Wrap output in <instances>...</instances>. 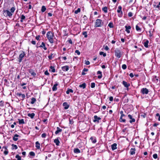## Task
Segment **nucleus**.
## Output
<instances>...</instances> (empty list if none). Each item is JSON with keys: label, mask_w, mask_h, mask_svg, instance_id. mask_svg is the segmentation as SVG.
I'll list each match as a JSON object with an SVG mask.
<instances>
[{"label": "nucleus", "mask_w": 160, "mask_h": 160, "mask_svg": "<svg viewBox=\"0 0 160 160\" xmlns=\"http://www.w3.org/2000/svg\"><path fill=\"white\" fill-rule=\"evenodd\" d=\"M47 37L49 42L51 43L54 42V38L55 37L54 33L51 31H49L47 33Z\"/></svg>", "instance_id": "nucleus-1"}, {"label": "nucleus", "mask_w": 160, "mask_h": 160, "mask_svg": "<svg viewBox=\"0 0 160 160\" xmlns=\"http://www.w3.org/2000/svg\"><path fill=\"white\" fill-rule=\"evenodd\" d=\"M103 22L100 19H97L95 22V26L96 27H101L103 25Z\"/></svg>", "instance_id": "nucleus-2"}, {"label": "nucleus", "mask_w": 160, "mask_h": 160, "mask_svg": "<svg viewBox=\"0 0 160 160\" xmlns=\"http://www.w3.org/2000/svg\"><path fill=\"white\" fill-rule=\"evenodd\" d=\"M115 55L118 58H120L122 55L121 51L118 49H116L115 51Z\"/></svg>", "instance_id": "nucleus-3"}, {"label": "nucleus", "mask_w": 160, "mask_h": 160, "mask_svg": "<svg viewBox=\"0 0 160 160\" xmlns=\"http://www.w3.org/2000/svg\"><path fill=\"white\" fill-rule=\"evenodd\" d=\"M25 54L23 51H21L20 52V54L19 55L18 58V62H22L23 58L25 56Z\"/></svg>", "instance_id": "nucleus-4"}, {"label": "nucleus", "mask_w": 160, "mask_h": 160, "mask_svg": "<svg viewBox=\"0 0 160 160\" xmlns=\"http://www.w3.org/2000/svg\"><path fill=\"white\" fill-rule=\"evenodd\" d=\"M3 14L5 17L8 16L10 17L12 15V13H11L9 10H6L3 11Z\"/></svg>", "instance_id": "nucleus-5"}, {"label": "nucleus", "mask_w": 160, "mask_h": 160, "mask_svg": "<svg viewBox=\"0 0 160 160\" xmlns=\"http://www.w3.org/2000/svg\"><path fill=\"white\" fill-rule=\"evenodd\" d=\"M122 7L121 6L118 7L117 12L118 13V16L119 17H121L122 16L123 13L122 11Z\"/></svg>", "instance_id": "nucleus-6"}, {"label": "nucleus", "mask_w": 160, "mask_h": 160, "mask_svg": "<svg viewBox=\"0 0 160 160\" xmlns=\"http://www.w3.org/2000/svg\"><path fill=\"white\" fill-rule=\"evenodd\" d=\"M148 89L146 88H143L141 90V92L143 94H148Z\"/></svg>", "instance_id": "nucleus-7"}, {"label": "nucleus", "mask_w": 160, "mask_h": 160, "mask_svg": "<svg viewBox=\"0 0 160 160\" xmlns=\"http://www.w3.org/2000/svg\"><path fill=\"white\" fill-rule=\"evenodd\" d=\"M94 119L93 120L94 122H99V120L101 119V118L100 117H98L97 116L95 115L94 117Z\"/></svg>", "instance_id": "nucleus-8"}, {"label": "nucleus", "mask_w": 160, "mask_h": 160, "mask_svg": "<svg viewBox=\"0 0 160 160\" xmlns=\"http://www.w3.org/2000/svg\"><path fill=\"white\" fill-rule=\"evenodd\" d=\"M128 117L130 119H131V120L129 121V122L130 123H132V122H135V119L134 118H132V116L130 114L128 115Z\"/></svg>", "instance_id": "nucleus-9"}, {"label": "nucleus", "mask_w": 160, "mask_h": 160, "mask_svg": "<svg viewBox=\"0 0 160 160\" xmlns=\"http://www.w3.org/2000/svg\"><path fill=\"white\" fill-rule=\"evenodd\" d=\"M62 106L65 109H67L69 107V105L67 102H64L62 103Z\"/></svg>", "instance_id": "nucleus-10"}, {"label": "nucleus", "mask_w": 160, "mask_h": 160, "mask_svg": "<svg viewBox=\"0 0 160 160\" xmlns=\"http://www.w3.org/2000/svg\"><path fill=\"white\" fill-rule=\"evenodd\" d=\"M122 84L125 87L127 88H128L130 86L129 83H128L124 81L122 82Z\"/></svg>", "instance_id": "nucleus-11"}, {"label": "nucleus", "mask_w": 160, "mask_h": 160, "mask_svg": "<svg viewBox=\"0 0 160 160\" xmlns=\"http://www.w3.org/2000/svg\"><path fill=\"white\" fill-rule=\"evenodd\" d=\"M125 28L126 29L125 31L127 33H129L130 32V30L131 28V27L130 26H126L125 27Z\"/></svg>", "instance_id": "nucleus-12"}, {"label": "nucleus", "mask_w": 160, "mask_h": 160, "mask_svg": "<svg viewBox=\"0 0 160 160\" xmlns=\"http://www.w3.org/2000/svg\"><path fill=\"white\" fill-rule=\"evenodd\" d=\"M90 139L93 143H95L97 142L96 138L95 137H91Z\"/></svg>", "instance_id": "nucleus-13"}, {"label": "nucleus", "mask_w": 160, "mask_h": 160, "mask_svg": "<svg viewBox=\"0 0 160 160\" xmlns=\"http://www.w3.org/2000/svg\"><path fill=\"white\" fill-rule=\"evenodd\" d=\"M62 69L63 71H67L69 70V67L68 66H65L62 67Z\"/></svg>", "instance_id": "nucleus-14"}, {"label": "nucleus", "mask_w": 160, "mask_h": 160, "mask_svg": "<svg viewBox=\"0 0 160 160\" xmlns=\"http://www.w3.org/2000/svg\"><path fill=\"white\" fill-rule=\"evenodd\" d=\"M117 144L116 143H114L111 145V148L112 150L117 149Z\"/></svg>", "instance_id": "nucleus-15"}, {"label": "nucleus", "mask_w": 160, "mask_h": 160, "mask_svg": "<svg viewBox=\"0 0 160 160\" xmlns=\"http://www.w3.org/2000/svg\"><path fill=\"white\" fill-rule=\"evenodd\" d=\"M57 130L55 132V134H58L59 132H61L62 131V130L61 129H60L58 127L57 128Z\"/></svg>", "instance_id": "nucleus-16"}, {"label": "nucleus", "mask_w": 160, "mask_h": 160, "mask_svg": "<svg viewBox=\"0 0 160 160\" xmlns=\"http://www.w3.org/2000/svg\"><path fill=\"white\" fill-rule=\"evenodd\" d=\"M35 153L33 152H31L29 153V155L31 158H32L35 156Z\"/></svg>", "instance_id": "nucleus-17"}, {"label": "nucleus", "mask_w": 160, "mask_h": 160, "mask_svg": "<svg viewBox=\"0 0 160 160\" xmlns=\"http://www.w3.org/2000/svg\"><path fill=\"white\" fill-rule=\"evenodd\" d=\"M19 136L17 134H15L14 137L13 138V140L14 141H17L18 140V137Z\"/></svg>", "instance_id": "nucleus-18"}, {"label": "nucleus", "mask_w": 160, "mask_h": 160, "mask_svg": "<svg viewBox=\"0 0 160 160\" xmlns=\"http://www.w3.org/2000/svg\"><path fill=\"white\" fill-rule=\"evenodd\" d=\"M97 74H100V75L98 76V78L99 79H100L102 77V72L100 71H98L97 72Z\"/></svg>", "instance_id": "nucleus-19"}, {"label": "nucleus", "mask_w": 160, "mask_h": 160, "mask_svg": "<svg viewBox=\"0 0 160 160\" xmlns=\"http://www.w3.org/2000/svg\"><path fill=\"white\" fill-rule=\"evenodd\" d=\"M58 85V84L57 83H55L54 85V86H53V87L52 88V90L53 91H55L57 90V87Z\"/></svg>", "instance_id": "nucleus-20"}, {"label": "nucleus", "mask_w": 160, "mask_h": 160, "mask_svg": "<svg viewBox=\"0 0 160 160\" xmlns=\"http://www.w3.org/2000/svg\"><path fill=\"white\" fill-rule=\"evenodd\" d=\"M35 115V114L34 113H28V116L30 117L32 119L33 118Z\"/></svg>", "instance_id": "nucleus-21"}, {"label": "nucleus", "mask_w": 160, "mask_h": 160, "mask_svg": "<svg viewBox=\"0 0 160 160\" xmlns=\"http://www.w3.org/2000/svg\"><path fill=\"white\" fill-rule=\"evenodd\" d=\"M54 142L57 146L60 143V142L58 138L55 139L54 140Z\"/></svg>", "instance_id": "nucleus-22"}, {"label": "nucleus", "mask_w": 160, "mask_h": 160, "mask_svg": "<svg viewBox=\"0 0 160 160\" xmlns=\"http://www.w3.org/2000/svg\"><path fill=\"white\" fill-rule=\"evenodd\" d=\"M40 47L41 48H43L45 50H46L47 49V48L45 47V44L43 42H42V43L41 45L40 46Z\"/></svg>", "instance_id": "nucleus-23"}, {"label": "nucleus", "mask_w": 160, "mask_h": 160, "mask_svg": "<svg viewBox=\"0 0 160 160\" xmlns=\"http://www.w3.org/2000/svg\"><path fill=\"white\" fill-rule=\"evenodd\" d=\"M80 151H73V152L72 153L73 155L75 157H77L76 154L80 153Z\"/></svg>", "instance_id": "nucleus-24"}, {"label": "nucleus", "mask_w": 160, "mask_h": 160, "mask_svg": "<svg viewBox=\"0 0 160 160\" xmlns=\"http://www.w3.org/2000/svg\"><path fill=\"white\" fill-rule=\"evenodd\" d=\"M36 147L38 149H39L40 148V144L39 143V142L37 141L36 142Z\"/></svg>", "instance_id": "nucleus-25"}, {"label": "nucleus", "mask_w": 160, "mask_h": 160, "mask_svg": "<svg viewBox=\"0 0 160 160\" xmlns=\"http://www.w3.org/2000/svg\"><path fill=\"white\" fill-rule=\"evenodd\" d=\"M19 124H24L25 123L24 119H18Z\"/></svg>", "instance_id": "nucleus-26"}, {"label": "nucleus", "mask_w": 160, "mask_h": 160, "mask_svg": "<svg viewBox=\"0 0 160 160\" xmlns=\"http://www.w3.org/2000/svg\"><path fill=\"white\" fill-rule=\"evenodd\" d=\"M149 41L148 40H146L144 43V45L145 47L148 48V44Z\"/></svg>", "instance_id": "nucleus-27"}, {"label": "nucleus", "mask_w": 160, "mask_h": 160, "mask_svg": "<svg viewBox=\"0 0 160 160\" xmlns=\"http://www.w3.org/2000/svg\"><path fill=\"white\" fill-rule=\"evenodd\" d=\"M86 84L85 83H83L82 84H80L79 85V87L80 88H82L83 89L85 88Z\"/></svg>", "instance_id": "nucleus-28"}, {"label": "nucleus", "mask_w": 160, "mask_h": 160, "mask_svg": "<svg viewBox=\"0 0 160 160\" xmlns=\"http://www.w3.org/2000/svg\"><path fill=\"white\" fill-rule=\"evenodd\" d=\"M17 146L16 145H14V144H12V149H17Z\"/></svg>", "instance_id": "nucleus-29"}, {"label": "nucleus", "mask_w": 160, "mask_h": 160, "mask_svg": "<svg viewBox=\"0 0 160 160\" xmlns=\"http://www.w3.org/2000/svg\"><path fill=\"white\" fill-rule=\"evenodd\" d=\"M50 70H51V72H55V70L54 68V67L52 66H51L50 67Z\"/></svg>", "instance_id": "nucleus-30"}, {"label": "nucleus", "mask_w": 160, "mask_h": 160, "mask_svg": "<svg viewBox=\"0 0 160 160\" xmlns=\"http://www.w3.org/2000/svg\"><path fill=\"white\" fill-rule=\"evenodd\" d=\"M54 57L53 54L52 53H51L48 56V58L50 60L52 59Z\"/></svg>", "instance_id": "nucleus-31"}, {"label": "nucleus", "mask_w": 160, "mask_h": 160, "mask_svg": "<svg viewBox=\"0 0 160 160\" xmlns=\"http://www.w3.org/2000/svg\"><path fill=\"white\" fill-rule=\"evenodd\" d=\"M108 26L111 28H113L114 26L113 23L112 22H110L108 24Z\"/></svg>", "instance_id": "nucleus-32"}, {"label": "nucleus", "mask_w": 160, "mask_h": 160, "mask_svg": "<svg viewBox=\"0 0 160 160\" xmlns=\"http://www.w3.org/2000/svg\"><path fill=\"white\" fill-rule=\"evenodd\" d=\"M102 10L105 13H107L108 11V8L107 7H105L102 8Z\"/></svg>", "instance_id": "nucleus-33"}, {"label": "nucleus", "mask_w": 160, "mask_h": 160, "mask_svg": "<svg viewBox=\"0 0 160 160\" xmlns=\"http://www.w3.org/2000/svg\"><path fill=\"white\" fill-rule=\"evenodd\" d=\"M36 101V99L35 98H32L31 99V104H34L35 102Z\"/></svg>", "instance_id": "nucleus-34"}, {"label": "nucleus", "mask_w": 160, "mask_h": 160, "mask_svg": "<svg viewBox=\"0 0 160 160\" xmlns=\"http://www.w3.org/2000/svg\"><path fill=\"white\" fill-rule=\"evenodd\" d=\"M29 73H30L32 75L35 76L36 75V73L33 72L32 70H30L29 72Z\"/></svg>", "instance_id": "nucleus-35"}, {"label": "nucleus", "mask_w": 160, "mask_h": 160, "mask_svg": "<svg viewBox=\"0 0 160 160\" xmlns=\"http://www.w3.org/2000/svg\"><path fill=\"white\" fill-rule=\"evenodd\" d=\"M73 92V90L72 89H69L66 91V93L67 94H69L70 92L72 93Z\"/></svg>", "instance_id": "nucleus-36"}, {"label": "nucleus", "mask_w": 160, "mask_h": 160, "mask_svg": "<svg viewBox=\"0 0 160 160\" xmlns=\"http://www.w3.org/2000/svg\"><path fill=\"white\" fill-rule=\"evenodd\" d=\"M120 121L121 122H125L126 121V120L125 119L123 118L122 117H120Z\"/></svg>", "instance_id": "nucleus-37"}, {"label": "nucleus", "mask_w": 160, "mask_h": 160, "mask_svg": "<svg viewBox=\"0 0 160 160\" xmlns=\"http://www.w3.org/2000/svg\"><path fill=\"white\" fill-rule=\"evenodd\" d=\"M46 9V8L45 6H43L42 7L41 11L42 12H45Z\"/></svg>", "instance_id": "nucleus-38"}, {"label": "nucleus", "mask_w": 160, "mask_h": 160, "mask_svg": "<svg viewBox=\"0 0 160 160\" xmlns=\"http://www.w3.org/2000/svg\"><path fill=\"white\" fill-rule=\"evenodd\" d=\"M100 55H102L104 57H105L106 56V53H105L103 52H101L99 53Z\"/></svg>", "instance_id": "nucleus-39"}, {"label": "nucleus", "mask_w": 160, "mask_h": 160, "mask_svg": "<svg viewBox=\"0 0 160 160\" xmlns=\"http://www.w3.org/2000/svg\"><path fill=\"white\" fill-rule=\"evenodd\" d=\"M153 5L154 8H158V9L159 10H160V6L159 5H156L155 4H153Z\"/></svg>", "instance_id": "nucleus-40"}, {"label": "nucleus", "mask_w": 160, "mask_h": 160, "mask_svg": "<svg viewBox=\"0 0 160 160\" xmlns=\"http://www.w3.org/2000/svg\"><path fill=\"white\" fill-rule=\"evenodd\" d=\"M136 28L137 31H141V28L138 25H137L136 27Z\"/></svg>", "instance_id": "nucleus-41"}, {"label": "nucleus", "mask_w": 160, "mask_h": 160, "mask_svg": "<svg viewBox=\"0 0 160 160\" xmlns=\"http://www.w3.org/2000/svg\"><path fill=\"white\" fill-rule=\"evenodd\" d=\"M15 10V8L12 7L11 8V9H10V11H11L10 12H11V13H12L14 12Z\"/></svg>", "instance_id": "nucleus-42"}, {"label": "nucleus", "mask_w": 160, "mask_h": 160, "mask_svg": "<svg viewBox=\"0 0 160 160\" xmlns=\"http://www.w3.org/2000/svg\"><path fill=\"white\" fill-rule=\"evenodd\" d=\"M80 8H78L77 10H75L74 12V13L75 14H77L78 12H80Z\"/></svg>", "instance_id": "nucleus-43"}, {"label": "nucleus", "mask_w": 160, "mask_h": 160, "mask_svg": "<svg viewBox=\"0 0 160 160\" xmlns=\"http://www.w3.org/2000/svg\"><path fill=\"white\" fill-rule=\"evenodd\" d=\"M16 158L18 160H21V157L18 155H17L16 156Z\"/></svg>", "instance_id": "nucleus-44"}, {"label": "nucleus", "mask_w": 160, "mask_h": 160, "mask_svg": "<svg viewBox=\"0 0 160 160\" xmlns=\"http://www.w3.org/2000/svg\"><path fill=\"white\" fill-rule=\"evenodd\" d=\"M141 116L143 118H145L146 116V114L145 113H142L141 114Z\"/></svg>", "instance_id": "nucleus-45"}, {"label": "nucleus", "mask_w": 160, "mask_h": 160, "mask_svg": "<svg viewBox=\"0 0 160 160\" xmlns=\"http://www.w3.org/2000/svg\"><path fill=\"white\" fill-rule=\"evenodd\" d=\"M95 83L94 82H92L91 83V87L92 88H93L95 87Z\"/></svg>", "instance_id": "nucleus-46"}, {"label": "nucleus", "mask_w": 160, "mask_h": 160, "mask_svg": "<svg viewBox=\"0 0 160 160\" xmlns=\"http://www.w3.org/2000/svg\"><path fill=\"white\" fill-rule=\"evenodd\" d=\"M122 68L123 69H125L127 68V66L126 64H123L122 66Z\"/></svg>", "instance_id": "nucleus-47"}, {"label": "nucleus", "mask_w": 160, "mask_h": 160, "mask_svg": "<svg viewBox=\"0 0 160 160\" xmlns=\"http://www.w3.org/2000/svg\"><path fill=\"white\" fill-rule=\"evenodd\" d=\"M20 97H21V99L23 100L25 98V95L24 94H22Z\"/></svg>", "instance_id": "nucleus-48"}, {"label": "nucleus", "mask_w": 160, "mask_h": 160, "mask_svg": "<svg viewBox=\"0 0 160 160\" xmlns=\"http://www.w3.org/2000/svg\"><path fill=\"white\" fill-rule=\"evenodd\" d=\"M83 35L84 36L85 38H87L88 36L87 35V32H83Z\"/></svg>", "instance_id": "nucleus-49"}, {"label": "nucleus", "mask_w": 160, "mask_h": 160, "mask_svg": "<svg viewBox=\"0 0 160 160\" xmlns=\"http://www.w3.org/2000/svg\"><path fill=\"white\" fill-rule=\"evenodd\" d=\"M153 157L154 159H156L158 158V155L157 154H154L153 155Z\"/></svg>", "instance_id": "nucleus-50"}, {"label": "nucleus", "mask_w": 160, "mask_h": 160, "mask_svg": "<svg viewBox=\"0 0 160 160\" xmlns=\"http://www.w3.org/2000/svg\"><path fill=\"white\" fill-rule=\"evenodd\" d=\"M41 136L42 138H45L46 136V134L45 133H43L42 134Z\"/></svg>", "instance_id": "nucleus-51"}, {"label": "nucleus", "mask_w": 160, "mask_h": 160, "mask_svg": "<svg viewBox=\"0 0 160 160\" xmlns=\"http://www.w3.org/2000/svg\"><path fill=\"white\" fill-rule=\"evenodd\" d=\"M128 15L129 17H131L132 16V13L131 12H129L128 14Z\"/></svg>", "instance_id": "nucleus-52"}, {"label": "nucleus", "mask_w": 160, "mask_h": 160, "mask_svg": "<svg viewBox=\"0 0 160 160\" xmlns=\"http://www.w3.org/2000/svg\"><path fill=\"white\" fill-rule=\"evenodd\" d=\"M130 153L131 154V155H133L134 154H135V152H134V151H130Z\"/></svg>", "instance_id": "nucleus-53"}, {"label": "nucleus", "mask_w": 160, "mask_h": 160, "mask_svg": "<svg viewBox=\"0 0 160 160\" xmlns=\"http://www.w3.org/2000/svg\"><path fill=\"white\" fill-rule=\"evenodd\" d=\"M75 52L77 53L78 55H79L80 54V52L78 50H76L75 51Z\"/></svg>", "instance_id": "nucleus-54"}, {"label": "nucleus", "mask_w": 160, "mask_h": 160, "mask_svg": "<svg viewBox=\"0 0 160 160\" xmlns=\"http://www.w3.org/2000/svg\"><path fill=\"white\" fill-rule=\"evenodd\" d=\"M85 64L87 65H88L90 64V62L88 61H85Z\"/></svg>", "instance_id": "nucleus-55"}, {"label": "nucleus", "mask_w": 160, "mask_h": 160, "mask_svg": "<svg viewBox=\"0 0 160 160\" xmlns=\"http://www.w3.org/2000/svg\"><path fill=\"white\" fill-rule=\"evenodd\" d=\"M22 94L21 93H17V96H18V97H21Z\"/></svg>", "instance_id": "nucleus-56"}, {"label": "nucleus", "mask_w": 160, "mask_h": 160, "mask_svg": "<svg viewBox=\"0 0 160 160\" xmlns=\"http://www.w3.org/2000/svg\"><path fill=\"white\" fill-rule=\"evenodd\" d=\"M25 18V17L23 15H21V18L22 19H24Z\"/></svg>", "instance_id": "nucleus-57"}, {"label": "nucleus", "mask_w": 160, "mask_h": 160, "mask_svg": "<svg viewBox=\"0 0 160 160\" xmlns=\"http://www.w3.org/2000/svg\"><path fill=\"white\" fill-rule=\"evenodd\" d=\"M44 74H45V75H48L49 74L48 72V71H45V72H44Z\"/></svg>", "instance_id": "nucleus-58"}, {"label": "nucleus", "mask_w": 160, "mask_h": 160, "mask_svg": "<svg viewBox=\"0 0 160 160\" xmlns=\"http://www.w3.org/2000/svg\"><path fill=\"white\" fill-rule=\"evenodd\" d=\"M129 76L130 77H131V78H133V76H134L133 74L132 73H130L129 74Z\"/></svg>", "instance_id": "nucleus-59"}, {"label": "nucleus", "mask_w": 160, "mask_h": 160, "mask_svg": "<svg viewBox=\"0 0 160 160\" xmlns=\"http://www.w3.org/2000/svg\"><path fill=\"white\" fill-rule=\"evenodd\" d=\"M105 49L106 50V51H107L108 50H109V48L107 46H106L105 47Z\"/></svg>", "instance_id": "nucleus-60"}, {"label": "nucleus", "mask_w": 160, "mask_h": 160, "mask_svg": "<svg viewBox=\"0 0 160 160\" xmlns=\"http://www.w3.org/2000/svg\"><path fill=\"white\" fill-rule=\"evenodd\" d=\"M8 151H5L4 152V153L5 155H6L8 153Z\"/></svg>", "instance_id": "nucleus-61"}, {"label": "nucleus", "mask_w": 160, "mask_h": 160, "mask_svg": "<svg viewBox=\"0 0 160 160\" xmlns=\"http://www.w3.org/2000/svg\"><path fill=\"white\" fill-rule=\"evenodd\" d=\"M109 100L111 101H112L113 100V98L112 97H110L109 98Z\"/></svg>", "instance_id": "nucleus-62"}, {"label": "nucleus", "mask_w": 160, "mask_h": 160, "mask_svg": "<svg viewBox=\"0 0 160 160\" xmlns=\"http://www.w3.org/2000/svg\"><path fill=\"white\" fill-rule=\"evenodd\" d=\"M39 38H40V36H39V35H38V36H37L36 37V39L37 40H39Z\"/></svg>", "instance_id": "nucleus-63"}, {"label": "nucleus", "mask_w": 160, "mask_h": 160, "mask_svg": "<svg viewBox=\"0 0 160 160\" xmlns=\"http://www.w3.org/2000/svg\"><path fill=\"white\" fill-rule=\"evenodd\" d=\"M31 43L33 45H35L36 44V42L35 41H32Z\"/></svg>", "instance_id": "nucleus-64"}]
</instances>
